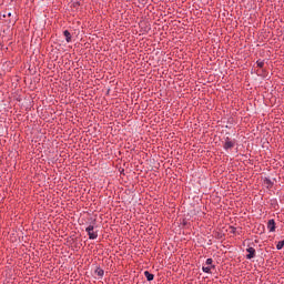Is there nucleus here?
I'll return each mask as SVG.
<instances>
[{"label": "nucleus", "instance_id": "obj_1", "mask_svg": "<svg viewBox=\"0 0 284 284\" xmlns=\"http://www.w3.org/2000/svg\"><path fill=\"white\" fill-rule=\"evenodd\" d=\"M85 232L89 234V239H91V241H94V239H97L99 236V233H97L94 231V225L90 224L87 229Z\"/></svg>", "mask_w": 284, "mask_h": 284}, {"label": "nucleus", "instance_id": "obj_2", "mask_svg": "<svg viewBox=\"0 0 284 284\" xmlns=\"http://www.w3.org/2000/svg\"><path fill=\"white\" fill-rule=\"evenodd\" d=\"M212 263H213L212 258L206 260L205 266L202 267V270H203V272H205V274H210L212 267H214L212 265Z\"/></svg>", "mask_w": 284, "mask_h": 284}, {"label": "nucleus", "instance_id": "obj_3", "mask_svg": "<svg viewBox=\"0 0 284 284\" xmlns=\"http://www.w3.org/2000/svg\"><path fill=\"white\" fill-rule=\"evenodd\" d=\"M267 230L268 232H275L276 230V223L274 222V220H270L267 223Z\"/></svg>", "mask_w": 284, "mask_h": 284}, {"label": "nucleus", "instance_id": "obj_4", "mask_svg": "<svg viewBox=\"0 0 284 284\" xmlns=\"http://www.w3.org/2000/svg\"><path fill=\"white\" fill-rule=\"evenodd\" d=\"M246 252L248 253V254L246 255V258H248V260L254 258V256H255V254H256V250H254V247H248V248L246 250Z\"/></svg>", "mask_w": 284, "mask_h": 284}, {"label": "nucleus", "instance_id": "obj_5", "mask_svg": "<svg viewBox=\"0 0 284 284\" xmlns=\"http://www.w3.org/2000/svg\"><path fill=\"white\" fill-rule=\"evenodd\" d=\"M232 148H234V142L226 140V142L224 143V149L232 150Z\"/></svg>", "mask_w": 284, "mask_h": 284}, {"label": "nucleus", "instance_id": "obj_6", "mask_svg": "<svg viewBox=\"0 0 284 284\" xmlns=\"http://www.w3.org/2000/svg\"><path fill=\"white\" fill-rule=\"evenodd\" d=\"M63 34L65 37L67 43H70V41H72V34H70V31L65 30Z\"/></svg>", "mask_w": 284, "mask_h": 284}, {"label": "nucleus", "instance_id": "obj_7", "mask_svg": "<svg viewBox=\"0 0 284 284\" xmlns=\"http://www.w3.org/2000/svg\"><path fill=\"white\" fill-rule=\"evenodd\" d=\"M144 275L148 281H154V275L148 271L144 272Z\"/></svg>", "mask_w": 284, "mask_h": 284}, {"label": "nucleus", "instance_id": "obj_8", "mask_svg": "<svg viewBox=\"0 0 284 284\" xmlns=\"http://www.w3.org/2000/svg\"><path fill=\"white\" fill-rule=\"evenodd\" d=\"M284 247V240L283 241H280L276 245V250H283Z\"/></svg>", "mask_w": 284, "mask_h": 284}, {"label": "nucleus", "instance_id": "obj_9", "mask_svg": "<svg viewBox=\"0 0 284 284\" xmlns=\"http://www.w3.org/2000/svg\"><path fill=\"white\" fill-rule=\"evenodd\" d=\"M98 276H103L104 272L101 268H98L97 271Z\"/></svg>", "mask_w": 284, "mask_h": 284}, {"label": "nucleus", "instance_id": "obj_10", "mask_svg": "<svg viewBox=\"0 0 284 284\" xmlns=\"http://www.w3.org/2000/svg\"><path fill=\"white\" fill-rule=\"evenodd\" d=\"M263 65H265V62H264V61H261V60L257 61V67H258V68H263Z\"/></svg>", "mask_w": 284, "mask_h": 284}]
</instances>
